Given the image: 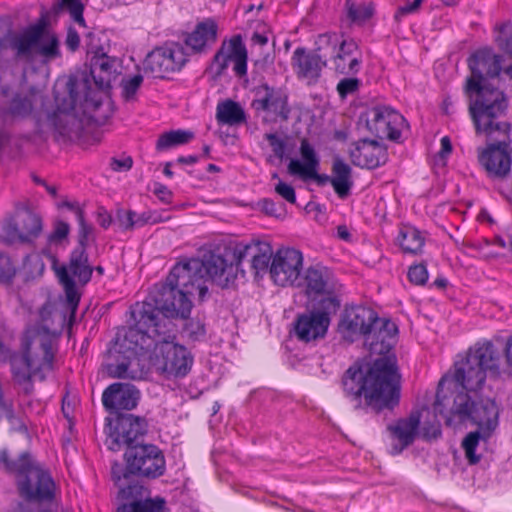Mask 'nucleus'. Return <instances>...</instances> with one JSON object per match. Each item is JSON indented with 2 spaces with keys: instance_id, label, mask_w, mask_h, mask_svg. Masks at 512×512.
Masks as SVG:
<instances>
[{
  "instance_id": "nucleus-11",
  "label": "nucleus",
  "mask_w": 512,
  "mask_h": 512,
  "mask_svg": "<svg viewBox=\"0 0 512 512\" xmlns=\"http://www.w3.org/2000/svg\"><path fill=\"white\" fill-rule=\"evenodd\" d=\"M10 46L19 59L28 63L34 62L37 58L46 63L60 57L57 36L42 25L30 26L22 33L13 35Z\"/></svg>"
},
{
  "instance_id": "nucleus-33",
  "label": "nucleus",
  "mask_w": 512,
  "mask_h": 512,
  "mask_svg": "<svg viewBox=\"0 0 512 512\" xmlns=\"http://www.w3.org/2000/svg\"><path fill=\"white\" fill-rule=\"evenodd\" d=\"M119 61L115 57L106 54L96 55L91 60L90 73L95 84L100 89L110 86L111 81L115 78Z\"/></svg>"
},
{
  "instance_id": "nucleus-41",
  "label": "nucleus",
  "mask_w": 512,
  "mask_h": 512,
  "mask_svg": "<svg viewBox=\"0 0 512 512\" xmlns=\"http://www.w3.org/2000/svg\"><path fill=\"white\" fill-rule=\"evenodd\" d=\"M480 438H484L481 431L470 432L462 442V447L470 464H476L480 460V456L475 453Z\"/></svg>"
},
{
  "instance_id": "nucleus-26",
  "label": "nucleus",
  "mask_w": 512,
  "mask_h": 512,
  "mask_svg": "<svg viewBox=\"0 0 512 512\" xmlns=\"http://www.w3.org/2000/svg\"><path fill=\"white\" fill-rule=\"evenodd\" d=\"M140 392L128 383H113L102 394V403L106 410L119 412L134 409L139 401Z\"/></svg>"
},
{
  "instance_id": "nucleus-43",
  "label": "nucleus",
  "mask_w": 512,
  "mask_h": 512,
  "mask_svg": "<svg viewBox=\"0 0 512 512\" xmlns=\"http://www.w3.org/2000/svg\"><path fill=\"white\" fill-rule=\"evenodd\" d=\"M64 8L69 12L74 22L85 27L83 18L84 5L81 0H63Z\"/></svg>"
},
{
  "instance_id": "nucleus-13",
  "label": "nucleus",
  "mask_w": 512,
  "mask_h": 512,
  "mask_svg": "<svg viewBox=\"0 0 512 512\" xmlns=\"http://www.w3.org/2000/svg\"><path fill=\"white\" fill-rule=\"evenodd\" d=\"M43 229L41 217L27 207L18 208L2 227L0 240L7 245L31 243Z\"/></svg>"
},
{
  "instance_id": "nucleus-47",
  "label": "nucleus",
  "mask_w": 512,
  "mask_h": 512,
  "mask_svg": "<svg viewBox=\"0 0 512 512\" xmlns=\"http://www.w3.org/2000/svg\"><path fill=\"white\" fill-rule=\"evenodd\" d=\"M409 280L416 285H423L428 279L426 266L423 264L411 266L408 271Z\"/></svg>"
},
{
  "instance_id": "nucleus-38",
  "label": "nucleus",
  "mask_w": 512,
  "mask_h": 512,
  "mask_svg": "<svg viewBox=\"0 0 512 512\" xmlns=\"http://www.w3.org/2000/svg\"><path fill=\"white\" fill-rule=\"evenodd\" d=\"M194 137L191 131L172 130L160 135L156 143L158 151H164L172 147L183 145L190 142Z\"/></svg>"
},
{
  "instance_id": "nucleus-37",
  "label": "nucleus",
  "mask_w": 512,
  "mask_h": 512,
  "mask_svg": "<svg viewBox=\"0 0 512 512\" xmlns=\"http://www.w3.org/2000/svg\"><path fill=\"white\" fill-rule=\"evenodd\" d=\"M398 242L404 252L417 254L422 250L425 238L418 229L407 226L401 229Z\"/></svg>"
},
{
  "instance_id": "nucleus-45",
  "label": "nucleus",
  "mask_w": 512,
  "mask_h": 512,
  "mask_svg": "<svg viewBox=\"0 0 512 512\" xmlns=\"http://www.w3.org/2000/svg\"><path fill=\"white\" fill-rule=\"evenodd\" d=\"M497 41L504 51L512 54V25H505L501 29ZM506 73L512 78V65L506 70Z\"/></svg>"
},
{
  "instance_id": "nucleus-44",
  "label": "nucleus",
  "mask_w": 512,
  "mask_h": 512,
  "mask_svg": "<svg viewBox=\"0 0 512 512\" xmlns=\"http://www.w3.org/2000/svg\"><path fill=\"white\" fill-rule=\"evenodd\" d=\"M143 82L140 74L134 75L122 81V95L126 100H131Z\"/></svg>"
},
{
  "instance_id": "nucleus-61",
  "label": "nucleus",
  "mask_w": 512,
  "mask_h": 512,
  "mask_svg": "<svg viewBox=\"0 0 512 512\" xmlns=\"http://www.w3.org/2000/svg\"><path fill=\"white\" fill-rule=\"evenodd\" d=\"M252 41L256 44H259L260 46H264L268 42V38L265 35L254 33L252 36Z\"/></svg>"
},
{
  "instance_id": "nucleus-19",
  "label": "nucleus",
  "mask_w": 512,
  "mask_h": 512,
  "mask_svg": "<svg viewBox=\"0 0 512 512\" xmlns=\"http://www.w3.org/2000/svg\"><path fill=\"white\" fill-rule=\"evenodd\" d=\"M230 62L234 63L233 70L237 76L246 75L247 50L239 35L233 36L228 41H223L220 49L214 55L209 70L214 77H220Z\"/></svg>"
},
{
  "instance_id": "nucleus-31",
  "label": "nucleus",
  "mask_w": 512,
  "mask_h": 512,
  "mask_svg": "<svg viewBox=\"0 0 512 512\" xmlns=\"http://www.w3.org/2000/svg\"><path fill=\"white\" fill-rule=\"evenodd\" d=\"M217 25L214 20L206 19L196 25L195 29L185 39L186 46L193 53L205 52L216 42Z\"/></svg>"
},
{
  "instance_id": "nucleus-6",
  "label": "nucleus",
  "mask_w": 512,
  "mask_h": 512,
  "mask_svg": "<svg viewBox=\"0 0 512 512\" xmlns=\"http://www.w3.org/2000/svg\"><path fill=\"white\" fill-rule=\"evenodd\" d=\"M446 382V378L439 382L434 403L435 412L444 415L448 425L454 419L461 423L470 421L479 427L483 437H489L498 426L499 409L495 401L490 398L476 400L467 392L459 391L451 403L444 393Z\"/></svg>"
},
{
  "instance_id": "nucleus-58",
  "label": "nucleus",
  "mask_w": 512,
  "mask_h": 512,
  "mask_svg": "<svg viewBox=\"0 0 512 512\" xmlns=\"http://www.w3.org/2000/svg\"><path fill=\"white\" fill-rule=\"evenodd\" d=\"M135 213L134 212H125L123 215L119 216L120 226L124 229L132 228L135 225Z\"/></svg>"
},
{
  "instance_id": "nucleus-32",
  "label": "nucleus",
  "mask_w": 512,
  "mask_h": 512,
  "mask_svg": "<svg viewBox=\"0 0 512 512\" xmlns=\"http://www.w3.org/2000/svg\"><path fill=\"white\" fill-rule=\"evenodd\" d=\"M304 283L309 296L330 294L335 289L331 272L323 266L309 267L305 272Z\"/></svg>"
},
{
  "instance_id": "nucleus-53",
  "label": "nucleus",
  "mask_w": 512,
  "mask_h": 512,
  "mask_svg": "<svg viewBox=\"0 0 512 512\" xmlns=\"http://www.w3.org/2000/svg\"><path fill=\"white\" fill-rule=\"evenodd\" d=\"M441 434L440 425L437 421L425 424L422 428V435L425 439H435Z\"/></svg>"
},
{
  "instance_id": "nucleus-30",
  "label": "nucleus",
  "mask_w": 512,
  "mask_h": 512,
  "mask_svg": "<svg viewBox=\"0 0 512 512\" xmlns=\"http://www.w3.org/2000/svg\"><path fill=\"white\" fill-rule=\"evenodd\" d=\"M236 251L239 265L243 260L249 258L251 266L256 273L269 270V263L274 255L271 245L268 242L259 240L248 244L239 243L236 245Z\"/></svg>"
},
{
  "instance_id": "nucleus-39",
  "label": "nucleus",
  "mask_w": 512,
  "mask_h": 512,
  "mask_svg": "<svg viewBox=\"0 0 512 512\" xmlns=\"http://www.w3.org/2000/svg\"><path fill=\"white\" fill-rule=\"evenodd\" d=\"M165 504L163 498H149L124 504L118 509V512H165Z\"/></svg>"
},
{
  "instance_id": "nucleus-46",
  "label": "nucleus",
  "mask_w": 512,
  "mask_h": 512,
  "mask_svg": "<svg viewBox=\"0 0 512 512\" xmlns=\"http://www.w3.org/2000/svg\"><path fill=\"white\" fill-rule=\"evenodd\" d=\"M360 80L358 78H344L337 84V91L339 95L344 98L349 94L356 92L360 87Z\"/></svg>"
},
{
  "instance_id": "nucleus-8",
  "label": "nucleus",
  "mask_w": 512,
  "mask_h": 512,
  "mask_svg": "<svg viewBox=\"0 0 512 512\" xmlns=\"http://www.w3.org/2000/svg\"><path fill=\"white\" fill-rule=\"evenodd\" d=\"M67 89L69 99L59 105V114L56 116L54 124L61 135L72 137L78 134L80 123L71 112L79 108L83 113H89L96 110L101 101L97 93L89 86V81L86 78L80 81L70 78L67 82Z\"/></svg>"
},
{
  "instance_id": "nucleus-63",
  "label": "nucleus",
  "mask_w": 512,
  "mask_h": 512,
  "mask_svg": "<svg viewBox=\"0 0 512 512\" xmlns=\"http://www.w3.org/2000/svg\"><path fill=\"white\" fill-rule=\"evenodd\" d=\"M337 234L341 239H344V240H347L350 236V234L345 226H338Z\"/></svg>"
},
{
  "instance_id": "nucleus-9",
  "label": "nucleus",
  "mask_w": 512,
  "mask_h": 512,
  "mask_svg": "<svg viewBox=\"0 0 512 512\" xmlns=\"http://www.w3.org/2000/svg\"><path fill=\"white\" fill-rule=\"evenodd\" d=\"M6 469L18 474L17 483L20 495L27 500H50L54 495L55 484L50 474L39 464L22 454L18 461L8 460L6 451L1 454Z\"/></svg>"
},
{
  "instance_id": "nucleus-7",
  "label": "nucleus",
  "mask_w": 512,
  "mask_h": 512,
  "mask_svg": "<svg viewBox=\"0 0 512 512\" xmlns=\"http://www.w3.org/2000/svg\"><path fill=\"white\" fill-rule=\"evenodd\" d=\"M499 362V354L492 343H478L469 349L464 359L456 362L453 377H445V385L453 380L461 391H477L484 384L487 373L498 376Z\"/></svg>"
},
{
  "instance_id": "nucleus-23",
  "label": "nucleus",
  "mask_w": 512,
  "mask_h": 512,
  "mask_svg": "<svg viewBox=\"0 0 512 512\" xmlns=\"http://www.w3.org/2000/svg\"><path fill=\"white\" fill-rule=\"evenodd\" d=\"M255 93L256 98L252 102V107L256 111L267 113L265 119L288 118L290 109L287 104V95L282 89L264 84L259 86Z\"/></svg>"
},
{
  "instance_id": "nucleus-5",
  "label": "nucleus",
  "mask_w": 512,
  "mask_h": 512,
  "mask_svg": "<svg viewBox=\"0 0 512 512\" xmlns=\"http://www.w3.org/2000/svg\"><path fill=\"white\" fill-rule=\"evenodd\" d=\"M55 335L46 326L29 327L24 335L22 356L11 361L14 380L23 386L26 394L31 393L32 378L44 380L53 370Z\"/></svg>"
},
{
  "instance_id": "nucleus-35",
  "label": "nucleus",
  "mask_w": 512,
  "mask_h": 512,
  "mask_svg": "<svg viewBox=\"0 0 512 512\" xmlns=\"http://www.w3.org/2000/svg\"><path fill=\"white\" fill-rule=\"evenodd\" d=\"M216 119L220 124L237 126L246 121V114L240 104L232 100H226L218 103Z\"/></svg>"
},
{
  "instance_id": "nucleus-20",
  "label": "nucleus",
  "mask_w": 512,
  "mask_h": 512,
  "mask_svg": "<svg viewBox=\"0 0 512 512\" xmlns=\"http://www.w3.org/2000/svg\"><path fill=\"white\" fill-rule=\"evenodd\" d=\"M303 266V256L294 248H281L273 255L269 273L279 286L295 285Z\"/></svg>"
},
{
  "instance_id": "nucleus-12",
  "label": "nucleus",
  "mask_w": 512,
  "mask_h": 512,
  "mask_svg": "<svg viewBox=\"0 0 512 512\" xmlns=\"http://www.w3.org/2000/svg\"><path fill=\"white\" fill-rule=\"evenodd\" d=\"M55 272L64 287L67 306L70 310V320H72L80 301L76 282L86 285L90 281L93 272L92 266L88 263L85 248L74 249L70 255L68 265L55 267Z\"/></svg>"
},
{
  "instance_id": "nucleus-34",
  "label": "nucleus",
  "mask_w": 512,
  "mask_h": 512,
  "mask_svg": "<svg viewBox=\"0 0 512 512\" xmlns=\"http://www.w3.org/2000/svg\"><path fill=\"white\" fill-rule=\"evenodd\" d=\"M332 186L339 198L345 199L351 193L353 186L352 169L340 158H336L332 164Z\"/></svg>"
},
{
  "instance_id": "nucleus-4",
  "label": "nucleus",
  "mask_w": 512,
  "mask_h": 512,
  "mask_svg": "<svg viewBox=\"0 0 512 512\" xmlns=\"http://www.w3.org/2000/svg\"><path fill=\"white\" fill-rule=\"evenodd\" d=\"M191 297L175 287H163L161 298L152 302H138L131 307L132 323L128 328L119 331L118 349L122 351L135 350L150 342L145 331L156 328L155 324L166 321L173 324V318L186 319L191 312ZM163 327V325H161Z\"/></svg>"
},
{
  "instance_id": "nucleus-3",
  "label": "nucleus",
  "mask_w": 512,
  "mask_h": 512,
  "mask_svg": "<svg viewBox=\"0 0 512 512\" xmlns=\"http://www.w3.org/2000/svg\"><path fill=\"white\" fill-rule=\"evenodd\" d=\"M471 77L467 80L466 93L470 98L469 113L478 129L486 130L491 119L502 117L507 110L504 93L488 83L501 71V57L490 49L476 51L468 60Z\"/></svg>"
},
{
  "instance_id": "nucleus-24",
  "label": "nucleus",
  "mask_w": 512,
  "mask_h": 512,
  "mask_svg": "<svg viewBox=\"0 0 512 512\" xmlns=\"http://www.w3.org/2000/svg\"><path fill=\"white\" fill-rule=\"evenodd\" d=\"M300 153L303 162L298 159H291L288 164V172L291 175L301 177L304 181L312 179L318 186H324L327 183L332 185V175L318 173L319 158L314 148L305 139L301 141Z\"/></svg>"
},
{
  "instance_id": "nucleus-51",
  "label": "nucleus",
  "mask_w": 512,
  "mask_h": 512,
  "mask_svg": "<svg viewBox=\"0 0 512 512\" xmlns=\"http://www.w3.org/2000/svg\"><path fill=\"white\" fill-rule=\"evenodd\" d=\"M69 225L63 221H58L55 224L53 232L49 235L50 242H60L65 239L69 233Z\"/></svg>"
},
{
  "instance_id": "nucleus-60",
  "label": "nucleus",
  "mask_w": 512,
  "mask_h": 512,
  "mask_svg": "<svg viewBox=\"0 0 512 512\" xmlns=\"http://www.w3.org/2000/svg\"><path fill=\"white\" fill-rule=\"evenodd\" d=\"M452 151L450 139L445 136L441 139V153L449 154Z\"/></svg>"
},
{
  "instance_id": "nucleus-54",
  "label": "nucleus",
  "mask_w": 512,
  "mask_h": 512,
  "mask_svg": "<svg viewBox=\"0 0 512 512\" xmlns=\"http://www.w3.org/2000/svg\"><path fill=\"white\" fill-rule=\"evenodd\" d=\"M132 164H133L132 158L127 156L122 159L113 158L111 160L110 165L114 171H128L131 169Z\"/></svg>"
},
{
  "instance_id": "nucleus-56",
  "label": "nucleus",
  "mask_w": 512,
  "mask_h": 512,
  "mask_svg": "<svg viewBox=\"0 0 512 512\" xmlns=\"http://www.w3.org/2000/svg\"><path fill=\"white\" fill-rule=\"evenodd\" d=\"M65 44L71 51H75L79 47L80 37L77 31L72 28L68 30Z\"/></svg>"
},
{
  "instance_id": "nucleus-27",
  "label": "nucleus",
  "mask_w": 512,
  "mask_h": 512,
  "mask_svg": "<svg viewBox=\"0 0 512 512\" xmlns=\"http://www.w3.org/2000/svg\"><path fill=\"white\" fill-rule=\"evenodd\" d=\"M354 165L374 169L387 161V149L378 141L363 139L350 152Z\"/></svg>"
},
{
  "instance_id": "nucleus-52",
  "label": "nucleus",
  "mask_w": 512,
  "mask_h": 512,
  "mask_svg": "<svg viewBox=\"0 0 512 512\" xmlns=\"http://www.w3.org/2000/svg\"><path fill=\"white\" fill-rule=\"evenodd\" d=\"M420 6L421 5L418 3L417 0H414L411 3H406L402 6H399L394 14V19L397 22H399L406 15L416 13L419 10Z\"/></svg>"
},
{
  "instance_id": "nucleus-25",
  "label": "nucleus",
  "mask_w": 512,
  "mask_h": 512,
  "mask_svg": "<svg viewBox=\"0 0 512 512\" xmlns=\"http://www.w3.org/2000/svg\"><path fill=\"white\" fill-rule=\"evenodd\" d=\"M326 59L316 52H309L303 47H298L293 52L291 66L299 79L307 84H315L326 67Z\"/></svg>"
},
{
  "instance_id": "nucleus-49",
  "label": "nucleus",
  "mask_w": 512,
  "mask_h": 512,
  "mask_svg": "<svg viewBox=\"0 0 512 512\" xmlns=\"http://www.w3.org/2000/svg\"><path fill=\"white\" fill-rule=\"evenodd\" d=\"M265 138L269 141V144L275 156H277L280 159L283 158L286 148L284 140L274 133L266 134Z\"/></svg>"
},
{
  "instance_id": "nucleus-15",
  "label": "nucleus",
  "mask_w": 512,
  "mask_h": 512,
  "mask_svg": "<svg viewBox=\"0 0 512 512\" xmlns=\"http://www.w3.org/2000/svg\"><path fill=\"white\" fill-rule=\"evenodd\" d=\"M200 259L192 258L178 262L166 279L167 286L184 292L190 297L195 294L203 300L208 292L207 279L201 272Z\"/></svg>"
},
{
  "instance_id": "nucleus-16",
  "label": "nucleus",
  "mask_w": 512,
  "mask_h": 512,
  "mask_svg": "<svg viewBox=\"0 0 512 512\" xmlns=\"http://www.w3.org/2000/svg\"><path fill=\"white\" fill-rule=\"evenodd\" d=\"M127 469L131 474L157 478L165 472V458L155 445L142 444L128 447L125 452Z\"/></svg>"
},
{
  "instance_id": "nucleus-62",
  "label": "nucleus",
  "mask_w": 512,
  "mask_h": 512,
  "mask_svg": "<svg viewBox=\"0 0 512 512\" xmlns=\"http://www.w3.org/2000/svg\"><path fill=\"white\" fill-rule=\"evenodd\" d=\"M179 163H182V164H188V165H192L194 163H196L198 161V158L196 156H181L178 158L177 160Z\"/></svg>"
},
{
  "instance_id": "nucleus-10",
  "label": "nucleus",
  "mask_w": 512,
  "mask_h": 512,
  "mask_svg": "<svg viewBox=\"0 0 512 512\" xmlns=\"http://www.w3.org/2000/svg\"><path fill=\"white\" fill-rule=\"evenodd\" d=\"M494 117L486 130H475L477 134H484L488 139L495 141L479 154V162L491 177H504L511 169V155L509 150L511 126L507 121Z\"/></svg>"
},
{
  "instance_id": "nucleus-18",
  "label": "nucleus",
  "mask_w": 512,
  "mask_h": 512,
  "mask_svg": "<svg viewBox=\"0 0 512 512\" xmlns=\"http://www.w3.org/2000/svg\"><path fill=\"white\" fill-rule=\"evenodd\" d=\"M186 62L183 46L171 43L150 52L143 62V70L153 77L164 78L166 74L180 70Z\"/></svg>"
},
{
  "instance_id": "nucleus-22",
  "label": "nucleus",
  "mask_w": 512,
  "mask_h": 512,
  "mask_svg": "<svg viewBox=\"0 0 512 512\" xmlns=\"http://www.w3.org/2000/svg\"><path fill=\"white\" fill-rule=\"evenodd\" d=\"M146 428L144 419L131 414L122 416L113 427H109L105 444L112 451L119 450L122 445L132 447L133 442L146 432Z\"/></svg>"
},
{
  "instance_id": "nucleus-55",
  "label": "nucleus",
  "mask_w": 512,
  "mask_h": 512,
  "mask_svg": "<svg viewBox=\"0 0 512 512\" xmlns=\"http://www.w3.org/2000/svg\"><path fill=\"white\" fill-rule=\"evenodd\" d=\"M259 205L261 206V210L269 215V216H279L281 208L276 205L270 199H263L260 201Z\"/></svg>"
},
{
  "instance_id": "nucleus-48",
  "label": "nucleus",
  "mask_w": 512,
  "mask_h": 512,
  "mask_svg": "<svg viewBox=\"0 0 512 512\" xmlns=\"http://www.w3.org/2000/svg\"><path fill=\"white\" fill-rule=\"evenodd\" d=\"M275 191L287 202L291 204L296 202L295 190L291 185L279 180V182L275 185Z\"/></svg>"
},
{
  "instance_id": "nucleus-57",
  "label": "nucleus",
  "mask_w": 512,
  "mask_h": 512,
  "mask_svg": "<svg viewBox=\"0 0 512 512\" xmlns=\"http://www.w3.org/2000/svg\"><path fill=\"white\" fill-rule=\"evenodd\" d=\"M97 222L103 228H108L112 223L111 215L103 207L97 209Z\"/></svg>"
},
{
  "instance_id": "nucleus-40",
  "label": "nucleus",
  "mask_w": 512,
  "mask_h": 512,
  "mask_svg": "<svg viewBox=\"0 0 512 512\" xmlns=\"http://www.w3.org/2000/svg\"><path fill=\"white\" fill-rule=\"evenodd\" d=\"M66 206L75 212L79 224V246L77 248H85L86 243L89 240V236L93 232V227L86 223L84 219V212L79 206L72 203H66Z\"/></svg>"
},
{
  "instance_id": "nucleus-2",
  "label": "nucleus",
  "mask_w": 512,
  "mask_h": 512,
  "mask_svg": "<svg viewBox=\"0 0 512 512\" xmlns=\"http://www.w3.org/2000/svg\"><path fill=\"white\" fill-rule=\"evenodd\" d=\"M156 323V328L151 331H145V335L150 338L148 344L140 345L138 349L122 351L118 349L119 331L117 332L114 344L110 352L115 355V363L108 365V374L112 378L138 380L142 378L143 371L139 368L140 357L152 348L156 357L158 369L162 372L175 376L184 377L190 371L193 358L189 351L182 345L174 343L175 327L174 324L165 322Z\"/></svg>"
},
{
  "instance_id": "nucleus-28",
  "label": "nucleus",
  "mask_w": 512,
  "mask_h": 512,
  "mask_svg": "<svg viewBox=\"0 0 512 512\" xmlns=\"http://www.w3.org/2000/svg\"><path fill=\"white\" fill-rule=\"evenodd\" d=\"M330 323L326 312L312 311L297 318L295 333L304 342L317 340L325 336Z\"/></svg>"
},
{
  "instance_id": "nucleus-17",
  "label": "nucleus",
  "mask_w": 512,
  "mask_h": 512,
  "mask_svg": "<svg viewBox=\"0 0 512 512\" xmlns=\"http://www.w3.org/2000/svg\"><path fill=\"white\" fill-rule=\"evenodd\" d=\"M316 44L318 51L324 46L330 45L334 49L337 48L336 54L332 58V63L337 73L354 75L360 71L362 58L358 45L354 40L345 39L338 44L336 34L325 33L318 36Z\"/></svg>"
},
{
  "instance_id": "nucleus-21",
  "label": "nucleus",
  "mask_w": 512,
  "mask_h": 512,
  "mask_svg": "<svg viewBox=\"0 0 512 512\" xmlns=\"http://www.w3.org/2000/svg\"><path fill=\"white\" fill-rule=\"evenodd\" d=\"M405 125V118L388 106L373 107L367 113L366 126L371 133L379 138L399 140Z\"/></svg>"
},
{
  "instance_id": "nucleus-14",
  "label": "nucleus",
  "mask_w": 512,
  "mask_h": 512,
  "mask_svg": "<svg viewBox=\"0 0 512 512\" xmlns=\"http://www.w3.org/2000/svg\"><path fill=\"white\" fill-rule=\"evenodd\" d=\"M201 272L204 277L213 284L228 288L234 284L239 273V261L236 246L233 249H225L222 254L208 252L200 259Z\"/></svg>"
},
{
  "instance_id": "nucleus-1",
  "label": "nucleus",
  "mask_w": 512,
  "mask_h": 512,
  "mask_svg": "<svg viewBox=\"0 0 512 512\" xmlns=\"http://www.w3.org/2000/svg\"><path fill=\"white\" fill-rule=\"evenodd\" d=\"M339 331L347 340L364 337L372 354L382 355L372 364L351 366L342 378L345 394L353 399L364 396L366 404L376 411L392 409L400 399V375L396 357L389 353L396 341L397 327L379 318L366 306L347 307L339 322Z\"/></svg>"
},
{
  "instance_id": "nucleus-59",
  "label": "nucleus",
  "mask_w": 512,
  "mask_h": 512,
  "mask_svg": "<svg viewBox=\"0 0 512 512\" xmlns=\"http://www.w3.org/2000/svg\"><path fill=\"white\" fill-rule=\"evenodd\" d=\"M154 192L161 201L166 203L170 202L172 193L167 187L159 185L158 187L155 188Z\"/></svg>"
},
{
  "instance_id": "nucleus-42",
  "label": "nucleus",
  "mask_w": 512,
  "mask_h": 512,
  "mask_svg": "<svg viewBox=\"0 0 512 512\" xmlns=\"http://www.w3.org/2000/svg\"><path fill=\"white\" fill-rule=\"evenodd\" d=\"M17 269L10 256L0 251V284L10 285L16 275Z\"/></svg>"
},
{
  "instance_id": "nucleus-50",
  "label": "nucleus",
  "mask_w": 512,
  "mask_h": 512,
  "mask_svg": "<svg viewBox=\"0 0 512 512\" xmlns=\"http://www.w3.org/2000/svg\"><path fill=\"white\" fill-rule=\"evenodd\" d=\"M128 469L126 471L123 470L122 465L119 463H113L111 467V475L114 482L118 485L121 492H124V483L123 480L128 479Z\"/></svg>"
},
{
  "instance_id": "nucleus-36",
  "label": "nucleus",
  "mask_w": 512,
  "mask_h": 512,
  "mask_svg": "<svg viewBox=\"0 0 512 512\" xmlns=\"http://www.w3.org/2000/svg\"><path fill=\"white\" fill-rule=\"evenodd\" d=\"M345 16L352 23L362 25L368 21L374 14V5L372 2L359 0H346Z\"/></svg>"
},
{
  "instance_id": "nucleus-29",
  "label": "nucleus",
  "mask_w": 512,
  "mask_h": 512,
  "mask_svg": "<svg viewBox=\"0 0 512 512\" xmlns=\"http://www.w3.org/2000/svg\"><path fill=\"white\" fill-rule=\"evenodd\" d=\"M420 420V414L413 412L408 418L400 419L388 427L392 437L391 454H399L413 443Z\"/></svg>"
},
{
  "instance_id": "nucleus-64",
  "label": "nucleus",
  "mask_w": 512,
  "mask_h": 512,
  "mask_svg": "<svg viewBox=\"0 0 512 512\" xmlns=\"http://www.w3.org/2000/svg\"><path fill=\"white\" fill-rule=\"evenodd\" d=\"M327 302H328V308L332 307L335 310L337 307H339V302L334 297H329L327 299Z\"/></svg>"
}]
</instances>
